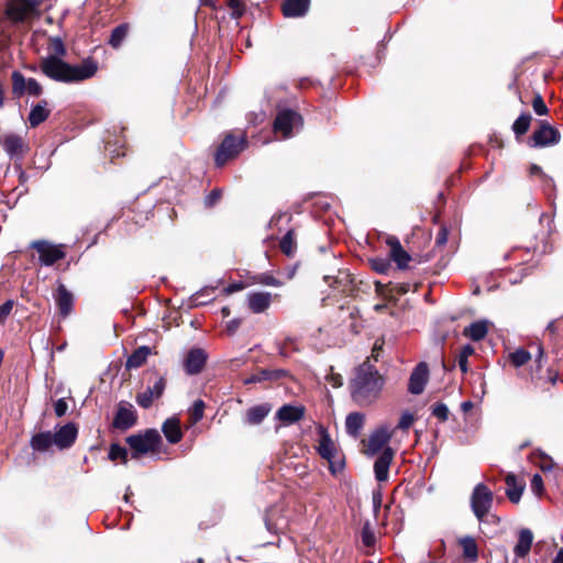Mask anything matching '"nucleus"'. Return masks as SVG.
I'll return each mask as SVG.
<instances>
[{"label":"nucleus","instance_id":"423d86ee","mask_svg":"<svg viewBox=\"0 0 563 563\" xmlns=\"http://www.w3.org/2000/svg\"><path fill=\"white\" fill-rule=\"evenodd\" d=\"M42 2L43 0H9L5 13L13 22H23Z\"/></svg>","mask_w":563,"mask_h":563},{"label":"nucleus","instance_id":"6e6d98bb","mask_svg":"<svg viewBox=\"0 0 563 563\" xmlns=\"http://www.w3.org/2000/svg\"><path fill=\"white\" fill-rule=\"evenodd\" d=\"M530 173L532 175H540V176H542V178L544 179L547 185H549V186H553L554 185L553 179L551 177L544 175L540 166L532 165L531 168H530Z\"/></svg>","mask_w":563,"mask_h":563},{"label":"nucleus","instance_id":"4be33fe9","mask_svg":"<svg viewBox=\"0 0 563 563\" xmlns=\"http://www.w3.org/2000/svg\"><path fill=\"white\" fill-rule=\"evenodd\" d=\"M505 483L507 486L506 495L509 500L514 504L519 503L525 490V483L518 482L517 476L512 473L506 475Z\"/></svg>","mask_w":563,"mask_h":563},{"label":"nucleus","instance_id":"a878e982","mask_svg":"<svg viewBox=\"0 0 563 563\" xmlns=\"http://www.w3.org/2000/svg\"><path fill=\"white\" fill-rule=\"evenodd\" d=\"M162 431L166 440L172 444L178 443L183 438L180 423L179 420L176 418H169L165 420V422L162 426Z\"/></svg>","mask_w":563,"mask_h":563},{"label":"nucleus","instance_id":"c9c22d12","mask_svg":"<svg viewBox=\"0 0 563 563\" xmlns=\"http://www.w3.org/2000/svg\"><path fill=\"white\" fill-rule=\"evenodd\" d=\"M27 86V79L20 73V71H13L12 73V92L21 97L25 93Z\"/></svg>","mask_w":563,"mask_h":563},{"label":"nucleus","instance_id":"ea45409f","mask_svg":"<svg viewBox=\"0 0 563 563\" xmlns=\"http://www.w3.org/2000/svg\"><path fill=\"white\" fill-rule=\"evenodd\" d=\"M530 358V353L525 349H517L516 351L509 354V360L515 367H520L525 365Z\"/></svg>","mask_w":563,"mask_h":563},{"label":"nucleus","instance_id":"5701e85b","mask_svg":"<svg viewBox=\"0 0 563 563\" xmlns=\"http://www.w3.org/2000/svg\"><path fill=\"white\" fill-rule=\"evenodd\" d=\"M310 5V0H285L283 4V12L288 18L303 16Z\"/></svg>","mask_w":563,"mask_h":563},{"label":"nucleus","instance_id":"7ed1b4c3","mask_svg":"<svg viewBox=\"0 0 563 563\" xmlns=\"http://www.w3.org/2000/svg\"><path fill=\"white\" fill-rule=\"evenodd\" d=\"M126 443L132 450V459H139L143 454L156 451L162 443V437L156 429H147L143 433L128 437Z\"/></svg>","mask_w":563,"mask_h":563},{"label":"nucleus","instance_id":"9d476101","mask_svg":"<svg viewBox=\"0 0 563 563\" xmlns=\"http://www.w3.org/2000/svg\"><path fill=\"white\" fill-rule=\"evenodd\" d=\"M78 429L75 423L68 422L53 433L54 445L59 450L70 448L76 441Z\"/></svg>","mask_w":563,"mask_h":563},{"label":"nucleus","instance_id":"e433bc0d","mask_svg":"<svg viewBox=\"0 0 563 563\" xmlns=\"http://www.w3.org/2000/svg\"><path fill=\"white\" fill-rule=\"evenodd\" d=\"M213 288H203L194 294L190 298L191 305L195 307L207 305L213 300Z\"/></svg>","mask_w":563,"mask_h":563},{"label":"nucleus","instance_id":"052dcab7","mask_svg":"<svg viewBox=\"0 0 563 563\" xmlns=\"http://www.w3.org/2000/svg\"><path fill=\"white\" fill-rule=\"evenodd\" d=\"M220 198V191L213 190L206 197V205L211 207L213 206Z\"/></svg>","mask_w":563,"mask_h":563},{"label":"nucleus","instance_id":"2f4dec72","mask_svg":"<svg viewBox=\"0 0 563 563\" xmlns=\"http://www.w3.org/2000/svg\"><path fill=\"white\" fill-rule=\"evenodd\" d=\"M488 332L487 321H476L464 330V334L473 341H481Z\"/></svg>","mask_w":563,"mask_h":563},{"label":"nucleus","instance_id":"a18cd8bd","mask_svg":"<svg viewBox=\"0 0 563 563\" xmlns=\"http://www.w3.org/2000/svg\"><path fill=\"white\" fill-rule=\"evenodd\" d=\"M432 415L437 417L440 421L444 422L449 418V409L446 405L438 402L432 408Z\"/></svg>","mask_w":563,"mask_h":563},{"label":"nucleus","instance_id":"0eeeda50","mask_svg":"<svg viewBox=\"0 0 563 563\" xmlns=\"http://www.w3.org/2000/svg\"><path fill=\"white\" fill-rule=\"evenodd\" d=\"M301 117L292 110H282L278 112L275 122L274 131L280 133L284 139L292 135V129L301 124Z\"/></svg>","mask_w":563,"mask_h":563},{"label":"nucleus","instance_id":"6ab92c4d","mask_svg":"<svg viewBox=\"0 0 563 563\" xmlns=\"http://www.w3.org/2000/svg\"><path fill=\"white\" fill-rule=\"evenodd\" d=\"M393 451L390 448L384 449L382 454L376 459L374 463L375 478L378 482H385L388 479L389 466L393 461Z\"/></svg>","mask_w":563,"mask_h":563},{"label":"nucleus","instance_id":"aec40b11","mask_svg":"<svg viewBox=\"0 0 563 563\" xmlns=\"http://www.w3.org/2000/svg\"><path fill=\"white\" fill-rule=\"evenodd\" d=\"M55 301L58 307L59 313L67 317L73 309L74 297L73 294L66 288L65 285L59 284L55 295Z\"/></svg>","mask_w":563,"mask_h":563},{"label":"nucleus","instance_id":"f3484780","mask_svg":"<svg viewBox=\"0 0 563 563\" xmlns=\"http://www.w3.org/2000/svg\"><path fill=\"white\" fill-rule=\"evenodd\" d=\"M272 298L268 291H251L246 296L247 307L253 313H263L271 307Z\"/></svg>","mask_w":563,"mask_h":563},{"label":"nucleus","instance_id":"f704fd0d","mask_svg":"<svg viewBox=\"0 0 563 563\" xmlns=\"http://www.w3.org/2000/svg\"><path fill=\"white\" fill-rule=\"evenodd\" d=\"M531 119L532 117L529 113H522L519 115L512 124L514 133L517 136L526 134L529 130Z\"/></svg>","mask_w":563,"mask_h":563},{"label":"nucleus","instance_id":"58836bf2","mask_svg":"<svg viewBox=\"0 0 563 563\" xmlns=\"http://www.w3.org/2000/svg\"><path fill=\"white\" fill-rule=\"evenodd\" d=\"M280 250L287 256H292L296 251V242L294 238V232L288 231L285 236L280 241Z\"/></svg>","mask_w":563,"mask_h":563},{"label":"nucleus","instance_id":"680f3d73","mask_svg":"<svg viewBox=\"0 0 563 563\" xmlns=\"http://www.w3.org/2000/svg\"><path fill=\"white\" fill-rule=\"evenodd\" d=\"M244 287L245 286L242 283H234V284H231L228 287H225L224 288V292L230 295V294H233L235 291L242 290Z\"/></svg>","mask_w":563,"mask_h":563},{"label":"nucleus","instance_id":"72a5a7b5","mask_svg":"<svg viewBox=\"0 0 563 563\" xmlns=\"http://www.w3.org/2000/svg\"><path fill=\"white\" fill-rule=\"evenodd\" d=\"M460 544L463 549V555L471 561H476L478 556V549L475 540L472 537H463L460 539Z\"/></svg>","mask_w":563,"mask_h":563},{"label":"nucleus","instance_id":"6e6552de","mask_svg":"<svg viewBox=\"0 0 563 563\" xmlns=\"http://www.w3.org/2000/svg\"><path fill=\"white\" fill-rule=\"evenodd\" d=\"M560 141V133L556 129L549 125L547 122H541L540 128L533 132L530 137V145L532 147H545L555 145Z\"/></svg>","mask_w":563,"mask_h":563},{"label":"nucleus","instance_id":"09e8293b","mask_svg":"<svg viewBox=\"0 0 563 563\" xmlns=\"http://www.w3.org/2000/svg\"><path fill=\"white\" fill-rule=\"evenodd\" d=\"M362 541L366 547H372L375 542V534L368 523L362 529Z\"/></svg>","mask_w":563,"mask_h":563},{"label":"nucleus","instance_id":"69168bd1","mask_svg":"<svg viewBox=\"0 0 563 563\" xmlns=\"http://www.w3.org/2000/svg\"><path fill=\"white\" fill-rule=\"evenodd\" d=\"M467 358L465 355L459 356V366L463 373L467 372Z\"/></svg>","mask_w":563,"mask_h":563},{"label":"nucleus","instance_id":"4c0bfd02","mask_svg":"<svg viewBox=\"0 0 563 563\" xmlns=\"http://www.w3.org/2000/svg\"><path fill=\"white\" fill-rule=\"evenodd\" d=\"M126 35H128V25H125V24L118 25L111 33L109 44L113 48H118L121 46V44L124 41V38L126 37Z\"/></svg>","mask_w":563,"mask_h":563},{"label":"nucleus","instance_id":"f03ea898","mask_svg":"<svg viewBox=\"0 0 563 563\" xmlns=\"http://www.w3.org/2000/svg\"><path fill=\"white\" fill-rule=\"evenodd\" d=\"M42 73L55 81L78 82L95 76L98 64L91 59H85L80 65H69L57 56H47L41 60Z\"/></svg>","mask_w":563,"mask_h":563},{"label":"nucleus","instance_id":"9b49d317","mask_svg":"<svg viewBox=\"0 0 563 563\" xmlns=\"http://www.w3.org/2000/svg\"><path fill=\"white\" fill-rule=\"evenodd\" d=\"M136 423V412L129 402H120L113 419V427L128 430Z\"/></svg>","mask_w":563,"mask_h":563},{"label":"nucleus","instance_id":"1a4fd4ad","mask_svg":"<svg viewBox=\"0 0 563 563\" xmlns=\"http://www.w3.org/2000/svg\"><path fill=\"white\" fill-rule=\"evenodd\" d=\"M32 247L40 254V262L45 266H51L65 257V253L59 246L53 245L46 241H35Z\"/></svg>","mask_w":563,"mask_h":563},{"label":"nucleus","instance_id":"13d9d810","mask_svg":"<svg viewBox=\"0 0 563 563\" xmlns=\"http://www.w3.org/2000/svg\"><path fill=\"white\" fill-rule=\"evenodd\" d=\"M53 49L55 52V55L54 56H63L65 54V46L62 42V40L59 38H54L53 40Z\"/></svg>","mask_w":563,"mask_h":563},{"label":"nucleus","instance_id":"ddd939ff","mask_svg":"<svg viewBox=\"0 0 563 563\" xmlns=\"http://www.w3.org/2000/svg\"><path fill=\"white\" fill-rule=\"evenodd\" d=\"M386 244L389 247V256L397 264L399 269L408 267L411 256L404 250L398 238L390 235L386 239Z\"/></svg>","mask_w":563,"mask_h":563},{"label":"nucleus","instance_id":"e2e57ef3","mask_svg":"<svg viewBox=\"0 0 563 563\" xmlns=\"http://www.w3.org/2000/svg\"><path fill=\"white\" fill-rule=\"evenodd\" d=\"M230 7L233 9V16L239 18L242 15L241 4L238 0H230Z\"/></svg>","mask_w":563,"mask_h":563},{"label":"nucleus","instance_id":"37998d69","mask_svg":"<svg viewBox=\"0 0 563 563\" xmlns=\"http://www.w3.org/2000/svg\"><path fill=\"white\" fill-rule=\"evenodd\" d=\"M530 489L537 496H541L542 495L543 489H544L543 478H542V476L539 473H536L532 476L531 482H530Z\"/></svg>","mask_w":563,"mask_h":563},{"label":"nucleus","instance_id":"a211bd4d","mask_svg":"<svg viewBox=\"0 0 563 563\" xmlns=\"http://www.w3.org/2000/svg\"><path fill=\"white\" fill-rule=\"evenodd\" d=\"M390 438L391 432L387 427L378 428L368 438L366 453L369 455L376 454L389 442Z\"/></svg>","mask_w":563,"mask_h":563},{"label":"nucleus","instance_id":"3c124183","mask_svg":"<svg viewBox=\"0 0 563 563\" xmlns=\"http://www.w3.org/2000/svg\"><path fill=\"white\" fill-rule=\"evenodd\" d=\"M68 410V405L64 398L58 399L54 405V411L57 417H63Z\"/></svg>","mask_w":563,"mask_h":563},{"label":"nucleus","instance_id":"c03bdc74","mask_svg":"<svg viewBox=\"0 0 563 563\" xmlns=\"http://www.w3.org/2000/svg\"><path fill=\"white\" fill-rule=\"evenodd\" d=\"M372 267L380 274H385L390 268V263L386 258L376 257L371 261Z\"/></svg>","mask_w":563,"mask_h":563},{"label":"nucleus","instance_id":"de8ad7c7","mask_svg":"<svg viewBox=\"0 0 563 563\" xmlns=\"http://www.w3.org/2000/svg\"><path fill=\"white\" fill-rule=\"evenodd\" d=\"M42 91H43L42 86L34 78L27 79V86H26L25 93H27L30 96L38 97L42 93Z\"/></svg>","mask_w":563,"mask_h":563},{"label":"nucleus","instance_id":"4d7b16f0","mask_svg":"<svg viewBox=\"0 0 563 563\" xmlns=\"http://www.w3.org/2000/svg\"><path fill=\"white\" fill-rule=\"evenodd\" d=\"M383 346H384V340L383 339L376 340L374 343V346L372 349L371 357L374 358L375 361H378L380 352L383 351Z\"/></svg>","mask_w":563,"mask_h":563},{"label":"nucleus","instance_id":"f257e3e1","mask_svg":"<svg viewBox=\"0 0 563 563\" xmlns=\"http://www.w3.org/2000/svg\"><path fill=\"white\" fill-rule=\"evenodd\" d=\"M385 385L384 376L368 361L361 364L351 380V396L358 406H369L379 397Z\"/></svg>","mask_w":563,"mask_h":563},{"label":"nucleus","instance_id":"7c9ffc66","mask_svg":"<svg viewBox=\"0 0 563 563\" xmlns=\"http://www.w3.org/2000/svg\"><path fill=\"white\" fill-rule=\"evenodd\" d=\"M271 407L267 404L251 407L246 412V422L249 424H258L269 413Z\"/></svg>","mask_w":563,"mask_h":563},{"label":"nucleus","instance_id":"603ef678","mask_svg":"<svg viewBox=\"0 0 563 563\" xmlns=\"http://www.w3.org/2000/svg\"><path fill=\"white\" fill-rule=\"evenodd\" d=\"M413 416L409 412H405L401 415L400 419H399V422H398V428L399 429H408L412 423H413Z\"/></svg>","mask_w":563,"mask_h":563},{"label":"nucleus","instance_id":"c756f323","mask_svg":"<svg viewBox=\"0 0 563 563\" xmlns=\"http://www.w3.org/2000/svg\"><path fill=\"white\" fill-rule=\"evenodd\" d=\"M30 444L34 451L46 452L54 445L53 433L49 431L36 433L32 437Z\"/></svg>","mask_w":563,"mask_h":563},{"label":"nucleus","instance_id":"473e14b6","mask_svg":"<svg viewBox=\"0 0 563 563\" xmlns=\"http://www.w3.org/2000/svg\"><path fill=\"white\" fill-rule=\"evenodd\" d=\"M249 285H264V286H272V287H282L283 282L275 278L269 273H260L255 274L251 277H249Z\"/></svg>","mask_w":563,"mask_h":563},{"label":"nucleus","instance_id":"8fccbe9b","mask_svg":"<svg viewBox=\"0 0 563 563\" xmlns=\"http://www.w3.org/2000/svg\"><path fill=\"white\" fill-rule=\"evenodd\" d=\"M13 300H7L0 305V324H3L13 308Z\"/></svg>","mask_w":563,"mask_h":563},{"label":"nucleus","instance_id":"cd10ccee","mask_svg":"<svg viewBox=\"0 0 563 563\" xmlns=\"http://www.w3.org/2000/svg\"><path fill=\"white\" fill-rule=\"evenodd\" d=\"M532 541H533V534H532L531 530H529V529L520 530L519 537H518V542L514 549L516 556H518V558L526 556L531 549Z\"/></svg>","mask_w":563,"mask_h":563},{"label":"nucleus","instance_id":"0e129e2a","mask_svg":"<svg viewBox=\"0 0 563 563\" xmlns=\"http://www.w3.org/2000/svg\"><path fill=\"white\" fill-rule=\"evenodd\" d=\"M240 324H241V321L239 319H233V320L229 321L227 324L228 331L230 333L235 332L238 330V328L240 327Z\"/></svg>","mask_w":563,"mask_h":563},{"label":"nucleus","instance_id":"c85d7f7f","mask_svg":"<svg viewBox=\"0 0 563 563\" xmlns=\"http://www.w3.org/2000/svg\"><path fill=\"white\" fill-rule=\"evenodd\" d=\"M151 354V349L146 345L137 347L126 360L128 369L141 367Z\"/></svg>","mask_w":563,"mask_h":563},{"label":"nucleus","instance_id":"49530a36","mask_svg":"<svg viewBox=\"0 0 563 563\" xmlns=\"http://www.w3.org/2000/svg\"><path fill=\"white\" fill-rule=\"evenodd\" d=\"M532 108L538 115H545L548 113V107L540 95L533 98Z\"/></svg>","mask_w":563,"mask_h":563},{"label":"nucleus","instance_id":"393cba45","mask_svg":"<svg viewBox=\"0 0 563 563\" xmlns=\"http://www.w3.org/2000/svg\"><path fill=\"white\" fill-rule=\"evenodd\" d=\"M51 110L48 109V102L42 100L32 107L29 114V123L31 128H36L43 123L49 115Z\"/></svg>","mask_w":563,"mask_h":563},{"label":"nucleus","instance_id":"b1692460","mask_svg":"<svg viewBox=\"0 0 563 563\" xmlns=\"http://www.w3.org/2000/svg\"><path fill=\"white\" fill-rule=\"evenodd\" d=\"M3 150L10 157H21L25 150V144L21 136L9 134L3 140Z\"/></svg>","mask_w":563,"mask_h":563},{"label":"nucleus","instance_id":"338daca9","mask_svg":"<svg viewBox=\"0 0 563 563\" xmlns=\"http://www.w3.org/2000/svg\"><path fill=\"white\" fill-rule=\"evenodd\" d=\"M473 408V402L467 400L461 404V409L463 412H468Z\"/></svg>","mask_w":563,"mask_h":563},{"label":"nucleus","instance_id":"20e7f679","mask_svg":"<svg viewBox=\"0 0 563 563\" xmlns=\"http://www.w3.org/2000/svg\"><path fill=\"white\" fill-rule=\"evenodd\" d=\"M245 146L246 139L244 135L235 136L233 134H227L217 150L214 157L216 165L219 167L223 166L229 159L239 155Z\"/></svg>","mask_w":563,"mask_h":563},{"label":"nucleus","instance_id":"2eb2a0df","mask_svg":"<svg viewBox=\"0 0 563 563\" xmlns=\"http://www.w3.org/2000/svg\"><path fill=\"white\" fill-rule=\"evenodd\" d=\"M318 434H319V440H318L317 451L322 459L327 460L329 463H332V460L336 453L335 444L332 441L328 430L324 427H322V426L318 427Z\"/></svg>","mask_w":563,"mask_h":563},{"label":"nucleus","instance_id":"4468645a","mask_svg":"<svg viewBox=\"0 0 563 563\" xmlns=\"http://www.w3.org/2000/svg\"><path fill=\"white\" fill-rule=\"evenodd\" d=\"M166 387V382L159 377L152 387H147L143 393L137 394L136 404L142 408H150L155 399H158Z\"/></svg>","mask_w":563,"mask_h":563},{"label":"nucleus","instance_id":"dca6fc26","mask_svg":"<svg viewBox=\"0 0 563 563\" xmlns=\"http://www.w3.org/2000/svg\"><path fill=\"white\" fill-rule=\"evenodd\" d=\"M207 353L202 349H191L184 362V367L187 374L196 375L200 373L207 362Z\"/></svg>","mask_w":563,"mask_h":563},{"label":"nucleus","instance_id":"bb28decb","mask_svg":"<svg viewBox=\"0 0 563 563\" xmlns=\"http://www.w3.org/2000/svg\"><path fill=\"white\" fill-rule=\"evenodd\" d=\"M365 422V416L361 412H351L345 419V430L349 435L356 439Z\"/></svg>","mask_w":563,"mask_h":563},{"label":"nucleus","instance_id":"774afa93","mask_svg":"<svg viewBox=\"0 0 563 563\" xmlns=\"http://www.w3.org/2000/svg\"><path fill=\"white\" fill-rule=\"evenodd\" d=\"M553 563H563V549H561L558 553Z\"/></svg>","mask_w":563,"mask_h":563},{"label":"nucleus","instance_id":"79ce46f5","mask_svg":"<svg viewBox=\"0 0 563 563\" xmlns=\"http://www.w3.org/2000/svg\"><path fill=\"white\" fill-rule=\"evenodd\" d=\"M205 402L201 399H198L194 402L192 407L189 409V415L192 423H197L203 418Z\"/></svg>","mask_w":563,"mask_h":563},{"label":"nucleus","instance_id":"f8f14e48","mask_svg":"<svg viewBox=\"0 0 563 563\" xmlns=\"http://www.w3.org/2000/svg\"><path fill=\"white\" fill-rule=\"evenodd\" d=\"M428 378V365L424 362H421L413 368L410 375L408 384L409 393H411L412 395H420L424 390Z\"/></svg>","mask_w":563,"mask_h":563},{"label":"nucleus","instance_id":"bf43d9fd","mask_svg":"<svg viewBox=\"0 0 563 563\" xmlns=\"http://www.w3.org/2000/svg\"><path fill=\"white\" fill-rule=\"evenodd\" d=\"M372 499H373L374 510L378 511L380 509V506H382V493H380V490L373 492Z\"/></svg>","mask_w":563,"mask_h":563},{"label":"nucleus","instance_id":"412c9836","mask_svg":"<svg viewBox=\"0 0 563 563\" xmlns=\"http://www.w3.org/2000/svg\"><path fill=\"white\" fill-rule=\"evenodd\" d=\"M303 415L302 406L284 405L277 410L276 418L285 424H291L302 419Z\"/></svg>","mask_w":563,"mask_h":563},{"label":"nucleus","instance_id":"5fc2aeb1","mask_svg":"<svg viewBox=\"0 0 563 563\" xmlns=\"http://www.w3.org/2000/svg\"><path fill=\"white\" fill-rule=\"evenodd\" d=\"M448 235H449V232H448L446 228L442 227L437 234L435 245H438V246L445 245L448 242Z\"/></svg>","mask_w":563,"mask_h":563},{"label":"nucleus","instance_id":"a19ab883","mask_svg":"<svg viewBox=\"0 0 563 563\" xmlns=\"http://www.w3.org/2000/svg\"><path fill=\"white\" fill-rule=\"evenodd\" d=\"M109 459L111 461L121 460L125 464L128 462V451L125 448L113 443L109 449Z\"/></svg>","mask_w":563,"mask_h":563},{"label":"nucleus","instance_id":"864d4df0","mask_svg":"<svg viewBox=\"0 0 563 563\" xmlns=\"http://www.w3.org/2000/svg\"><path fill=\"white\" fill-rule=\"evenodd\" d=\"M262 375L264 379H278L282 376L286 375V371L284 369H277V371H262Z\"/></svg>","mask_w":563,"mask_h":563},{"label":"nucleus","instance_id":"39448f33","mask_svg":"<svg viewBox=\"0 0 563 563\" xmlns=\"http://www.w3.org/2000/svg\"><path fill=\"white\" fill-rule=\"evenodd\" d=\"M493 501V492L485 484L479 483L474 487L471 496V508L479 521L489 512Z\"/></svg>","mask_w":563,"mask_h":563}]
</instances>
